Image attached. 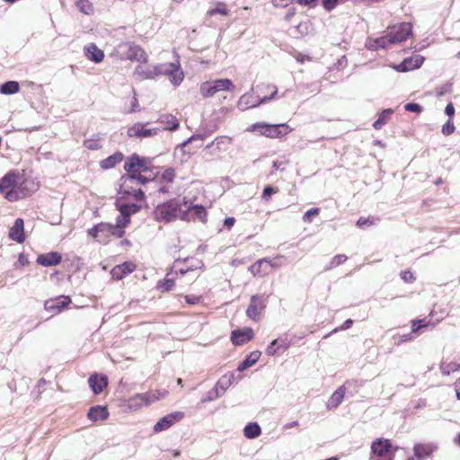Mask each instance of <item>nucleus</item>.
Masks as SVG:
<instances>
[{
    "label": "nucleus",
    "mask_w": 460,
    "mask_h": 460,
    "mask_svg": "<svg viewBox=\"0 0 460 460\" xmlns=\"http://www.w3.org/2000/svg\"><path fill=\"white\" fill-rule=\"evenodd\" d=\"M159 75L168 76L171 83L175 86L180 85L184 78V74L178 59L174 62L147 66H137L134 71V76L139 81L152 80Z\"/></svg>",
    "instance_id": "f257e3e1"
},
{
    "label": "nucleus",
    "mask_w": 460,
    "mask_h": 460,
    "mask_svg": "<svg viewBox=\"0 0 460 460\" xmlns=\"http://www.w3.org/2000/svg\"><path fill=\"white\" fill-rule=\"evenodd\" d=\"M249 132L257 133L270 138L281 137L290 132L292 129L286 124H269L266 122H257L252 124L247 129Z\"/></svg>",
    "instance_id": "f03ea898"
},
{
    "label": "nucleus",
    "mask_w": 460,
    "mask_h": 460,
    "mask_svg": "<svg viewBox=\"0 0 460 460\" xmlns=\"http://www.w3.org/2000/svg\"><path fill=\"white\" fill-rule=\"evenodd\" d=\"M267 89H272V92L269 95H265L263 97H260L259 95H255L253 93H247L242 95L238 101L237 107L241 111H245L250 108H256L261 104L265 103L268 101L272 100L278 93V88L274 84H268L264 86Z\"/></svg>",
    "instance_id": "7ed1b4c3"
},
{
    "label": "nucleus",
    "mask_w": 460,
    "mask_h": 460,
    "mask_svg": "<svg viewBox=\"0 0 460 460\" xmlns=\"http://www.w3.org/2000/svg\"><path fill=\"white\" fill-rule=\"evenodd\" d=\"M117 51L121 59H128L131 61H138L146 64L147 62V55L146 51L137 45L131 42L120 43Z\"/></svg>",
    "instance_id": "20e7f679"
},
{
    "label": "nucleus",
    "mask_w": 460,
    "mask_h": 460,
    "mask_svg": "<svg viewBox=\"0 0 460 460\" xmlns=\"http://www.w3.org/2000/svg\"><path fill=\"white\" fill-rule=\"evenodd\" d=\"M153 158L140 156L133 154L124 164V170L127 172H155L154 170L158 168L152 167Z\"/></svg>",
    "instance_id": "39448f33"
},
{
    "label": "nucleus",
    "mask_w": 460,
    "mask_h": 460,
    "mask_svg": "<svg viewBox=\"0 0 460 460\" xmlns=\"http://www.w3.org/2000/svg\"><path fill=\"white\" fill-rule=\"evenodd\" d=\"M181 212V203L176 199H172L157 206L155 210V217L158 221H164L168 223L176 219Z\"/></svg>",
    "instance_id": "423d86ee"
},
{
    "label": "nucleus",
    "mask_w": 460,
    "mask_h": 460,
    "mask_svg": "<svg viewBox=\"0 0 460 460\" xmlns=\"http://www.w3.org/2000/svg\"><path fill=\"white\" fill-rule=\"evenodd\" d=\"M17 178L18 173L12 171L0 179V193L9 201H16L21 199L20 193L15 190Z\"/></svg>",
    "instance_id": "0eeeda50"
},
{
    "label": "nucleus",
    "mask_w": 460,
    "mask_h": 460,
    "mask_svg": "<svg viewBox=\"0 0 460 460\" xmlns=\"http://www.w3.org/2000/svg\"><path fill=\"white\" fill-rule=\"evenodd\" d=\"M412 32L410 22H402L387 28L385 33L390 44H397L405 41Z\"/></svg>",
    "instance_id": "6e6552de"
},
{
    "label": "nucleus",
    "mask_w": 460,
    "mask_h": 460,
    "mask_svg": "<svg viewBox=\"0 0 460 460\" xmlns=\"http://www.w3.org/2000/svg\"><path fill=\"white\" fill-rule=\"evenodd\" d=\"M269 296L253 295L251 296L250 304L246 309V315L254 322L260 320L261 312L265 309L268 303Z\"/></svg>",
    "instance_id": "1a4fd4ad"
},
{
    "label": "nucleus",
    "mask_w": 460,
    "mask_h": 460,
    "mask_svg": "<svg viewBox=\"0 0 460 460\" xmlns=\"http://www.w3.org/2000/svg\"><path fill=\"white\" fill-rule=\"evenodd\" d=\"M234 87L230 79H217L213 82H205L200 85V93L204 97H211L219 91H228Z\"/></svg>",
    "instance_id": "9d476101"
},
{
    "label": "nucleus",
    "mask_w": 460,
    "mask_h": 460,
    "mask_svg": "<svg viewBox=\"0 0 460 460\" xmlns=\"http://www.w3.org/2000/svg\"><path fill=\"white\" fill-rule=\"evenodd\" d=\"M184 417V413L181 411H175L167 414L161 418L156 424L154 426V431L155 433L164 431L172 427L174 423L180 421Z\"/></svg>",
    "instance_id": "9b49d317"
},
{
    "label": "nucleus",
    "mask_w": 460,
    "mask_h": 460,
    "mask_svg": "<svg viewBox=\"0 0 460 460\" xmlns=\"http://www.w3.org/2000/svg\"><path fill=\"white\" fill-rule=\"evenodd\" d=\"M145 125L146 124L140 122L135 123L128 128V136L129 137L144 138L155 136L158 133L159 128H145Z\"/></svg>",
    "instance_id": "f8f14e48"
},
{
    "label": "nucleus",
    "mask_w": 460,
    "mask_h": 460,
    "mask_svg": "<svg viewBox=\"0 0 460 460\" xmlns=\"http://www.w3.org/2000/svg\"><path fill=\"white\" fill-rule=\"evenodd\" d=\"M438 448V444L434 442L417 443L413 447V455L418 460H424L430 457Z\"/></svg>",
    "instance_id": "ddd939ff"
},
{
    "label": "nucleus",
    "mask_w": 460,
    "mask_h": 460,
    "mask_svg": "<svg viewBox=\"0 0 460 460\" xmlns=\"http://www.w3.org/2000/svg\"><path fill=\"white\" fill-rule=\"evenodd\" d=\"M358 380L347 381L345 385L338 387L328 400L326 405L328 409H336L343 401L345 396L346 385L351 386L352 385H358Z\"/></svg>",
    "instance_id": "4468645a"
},
{
    "label": "nucleus",
    "mask_w": 460,
    "mask_h": 460,
    "mask_svg": "<svg viewBox=\"0 0 460 460\" xmlns=\"http://www.w3.org/2000/svg\"><path fill=\"white\" fill-rule=\"evenodd\" d=\"M156 400H158V397L155 396V394H150L147 393L137 394L129 398L128 408L131 410H137L139 407L148 405L151 402H155Z\"/></svg>",
    "instance_id": "2eb2a0df"
},
{
    "label": "nucleus",
    "mask_w": 460,
    "mask_h": 460,
    "mask_svg": "<svg viewBox=\"0 0 460 460\" xmlns=\"http://www.w3.org/2000/svg\"><path fill=\"white\" fill-rule=\"evenodd\" d=\"M392 444L389 439L380 438L373 441L371 445V453L378 457L390 456Z\"/></svg>",
    "instance_id": "dca6fc26"
},
{
    "label": "nucleus",
    "mask_w": 460,
    "mask_h": 460,
    "mask_svg": "<svg viewBox=\"0 0 460 460\" xmlns=\"http://www.w3.org/2000/svg\"><path fill=\"white\" fill-rule=\"evenodd\" d=\"M290 346V341L288 336L279 337L272 341L268 348L266 349V354L268 356H274L287 350Z\"/></svg>",
    "instance_id": "f3484780"
},
{
    "label": "nucleus",
    "mask_w": 460,
    "mask_h": 460,
    "mask_svg": "<svg viewBox=\"0 0 460 460\" xmlns=\"http://www.w3.org/2000/svg\"><path fill=\"white\" fill-rule=\"evenodd\" d=\"M254 336L252 328L234 330L231 333V341L234 345L240 346L250 341Z\"/></svg>",
    "instance_id": "a211bd4d"
},
{
    "label": "nucleus",
    "mask_w": 460,
    "mask_h": 460,
    "mask_svg": "<svg viewBox=\"0 0 460 460\" xmlns=\"http://www.w3.org/2000/svg\"><path fill=\"white\" fill-rule=\"evenodd\" d=\"M71 303V298L68 296H59L55 299L46 301L45 309L53 312H61Z\"/></svg>",
    "instance_id": "6ab92c4d"
},
{
    "label": "nucleus",
    "mask_w": 460,
    "mask_h": 460,
    "mask_svg": "<svg viewBox=\"0 0 460 460\" xmlns=\"http://www.w3.org/2000/svg\"><path fill=\"white\" fill-rule=\"evenodd\" d=\"M62 256L58 252H50L48 253L40 254L37 257V263L43 267H50L58 265L61 262Z\"/></svg>",
    "instance_id": "aec40b11"
},
{
    "label": "nucleus",
    "mask_w": 460,
    "mask_h": 460,
    "mask_svg": "<svg viewBox=\"0 0 460 460\" xmlns=\"http://www.w3.org/2000/svg\"><path fill=\"white\" fill-rule=\"evenodd\" d=\"M9 238L18 243H22L25 240L24 222L22 218H17L13 226L10 228Z\"/></svg>",
    "instance_id": "412c9836"
},
{
    "label": "nucleus",
    "mask_w": 460,
    "mask_h": 460,
    "mask_svg": "<svg viewBox=\"0 0 460 460\" xmlns=\"http://www.w3.org/2000/svg\"><path fill=\"white\" fill-rule=\"evenodd\" d=\"M142 173L143 172H127L126 174L123 175V180L124 181H132L133 183L135 181H137L140 184L145 185L146 183L153 181L156 177V175L158 174V171H156L155 172H148L146 173L145 175Z\"/></svg>",
    "instance_id": "4be33fe9"
},
{
    "label": "nucleus",
    "mask_w": 460,
    "mask_h": 460,
    "mask_svg": "<svg viewBox=\"0 0 460 460\" xmlns=\"http://www.w3.org/2000/svg\"><path fill=\"white\" fill-rule=\"evenodd\" d=\"M270 258H262L255 261L249 267V271L254 276H265L270 272L269 263Z\"/></svg>",
    "instance_id": "5701e85b"
},
{
    "label": "nucleus",
    "mask_w": 460,
    "mask_h": 460,
    "mask_svg": "<svg viewBox=\"0 0 460 460\" xmlns=\"http://www.w3.org/2000/svg\"><path fill=\"white\" fill-rule=\"evenodd\" d=\"M89 386L95 394H101L108 385V380L105 376H99L93 374L89 377Z\"/></svg>",
    "instance_id": "b1692460"
},
{
    "label": "nucleus",
    "mask_w": 460,
    "mask_h": 460,
    "mask_svg": "<svg viewBox=\"0 0 460 460\" xmlns=\"http://www.w3.org/2000/svg\"><path fill=\"white\" fill-rule=\"evenodd\" d=\"M135 270V265L130 261H125L119 265L115 266L111 274L114 279H121L126 275L131 273Z\"/></svg>",
    "instance_id": "393cba45"
},
{
    "label": "nucleus",
    "mask_w": 460,
    "mask_h": 460,
    "mask_svg": "<svg viewBox=\"0 0 460 460\" xmlns=\"http://www.w3.org/2000/svg\"><path fill=\"white\" fill-rule=\"evenodd\" d=\"M424 61V58L417 55L415 57H411L408 58H405L400 65H399V70L402 72H406L409 70L416 69L421 66L422 63Z\"/></svg>",
    "instance_id": "a878e982"
},
{
    "label": "nucleus",
    "mask_w": 460,
    "mask_h": 460,
    "mask_svg": "<svg viewBox=\"0 0 460 460\" xmlns=\"http://www.w3.org/2000/svg\"><path fill=\"white\" fill-rule=\"evenodd\" d=\"M84 54L89 60L94 63H100L104 58L103 51L94 43H91L84 47Z\"/></svg>",
    "instance_id": "bb28decb"
},
{
    "label": "nucleus",
    "mask_w": 460,
    "mask_h": 460,
    "mask_svg": "<svg viewBox=\"0 0 460 460\" xmlns=\"http://www.w3.org/2000/svg\"><path fill=\"white\" fill-rule=\"evenodd\" d=\"M87 417L93 420H104L109 417V411L106 407L96 405L89 409Z\"/></svg>",
    "instance_id": "cd10ccee"
},
{
    "label": "nucleus",
    "mask_w": 460,
    "mask_h": 460,
    "mask_svg": "<svg viewBox=\"0 0 460 460\" xmlns=\"http://www.w3.org/2000/svg\"><path fill=\"white\" fill-rule=\"evenodd\" d=\"M234 380V375L223 376L217 383L215 386V396L220 397L224 394L226 389L233 384Z\"/></svg>",
    "instance_id": "c85d7f7f"
},
{
    "label": "nucleus",
    "mask_w": 460,
    "mask_h": 460,
    "mask_svg": "<svg viewBox=\"0 0 460 460\" xmlns=\"http://www.w3.org/2000/svg\"><path fill=\"white\" fill-rule=\"evenodd\" d=\"M460 369V358L458 359H449L448 358L442 360L440 364V370L443 375H450L452 372L457 371Z\"/></svg>",
    "instance_id": "c756f323"
},
{
    "label": "nucleus",
    "mask_w": 460,
    "mask_h": 460,
    "mask_svg": "<svg viewBox=\"0 0 460 460\" xmlns=\"http://www.w3.org/2000/svg\"><path fill=\"white\" fill-rule=\"evenodd\" d=\"M261 355V353L259 350L252 351L242 362L239 363L237 370L239 372H243L248 367L253 366L259 360Z\"/></svg>",
    "instance_id": "7c9ffc66"
},
{
    "label": "nucleus",
    "mask_w": 460,
    "mask_h": 460,
    "mask_svg": "<svg viewBox=\"0 0 460 460\" xmlns=\"http://www.w3.org/2000/svg\"><path fill=\"white\" fill-rule=\"evenodd\" d=\"M123 158H124L123 154L120 152H117V153L108 156L107 158L102 160L100 162V166H101V168H102L104 170L113 168L115 165L119 164L123 160Z\"/></svg>",
    "instance_id": "2f4dec72"
},
{
    "label": "nucleus",
    "mask_w": 460,
    "mask_h": 460,
    "mask_svg": "<svg viewBox=\"0 0 460 460\" xmlns=\"http://www.w3.org/2000/svg\"><path fill=\"white\" fill-rule=\"evenodd\" d=\"M116 207L119 213L126 214L129 218L140 209V206L136 203H122L120 200L116 201Z\"/></svg>",
    "instance_id": "473e14b6"
},
{
    "label": "nucleus",
    "mask_w": 460,
    "mask_h": 460,
    "mask_svg": "<svg viewBox=\"0 0 460 460\" xmlns=\"http://www.w3.org/2000/svg\"><path fill=\"white\" fill-rule=\"evenodd\" d=\"M389 41L386 34L383 37H379L374 40H368L366 43V47L369 50H377L379 49H385L387 48Z\"/></svg>",
    "instance_id": "72a5a7b5"
},
{
    "label": "nucleus",
    "mask_w": 460,
    "mask_h": 460,
    "mask_svg": "<svg viewBox=\"0 0 460 460\" xmlns=\"http://www.w3.org/2000/svg\"><path fill=\"white\" fill-rule=\"evenodd\" d=\"M119 188L118 190V193L120 195V198L119 200L126 199L128 197L133 193V181H124L123 175L119 179Z\"/></svg>",
    "instance_id": "f704fd0d"
},
{
    "label": "nucleus",
    "mask_w": 460,
    "mask_h": 460,
    "mask_svg": "<svg viewBox=\"0 0 460 460\" xmlns=\"http://www.w3.org/2000/svg\"><path fill=\"white\" fill-rule=\"evenodd\" d=\"M159 121L164 124V129L174 131L179 128L180 124L176 117L172 114H165L160 117Z\"/></svg>",
    "instance_id": "c9c22d12"
},
{
    "label": "nucleus",
    "mask_w": 460,
    "mask_h": 460,
    "mask_svg": "<svg viewBox=\"0 0 460 460\" xmlns=\"http://www.w3.org/2000/svg\"><path fill=\"white\" fill-rule=\"evenodd\" d=\"M261 433L260 425L256 422L248 423L243 429L245 438L252 439L258 438Z\"/></svg>",
    "instance_id": "e433bc0d"
},
{
    "label": "nucleus",
    "mask_w": 460,
    "mask_h": 460,
    "mask_svg": "<svg viewBox=\"0 0 460 460\" xmlns=\"http://www.w3.org/2000/svg\"><path fill=\"white\" fill-rule=\"evenodd\" d=\"M19 91L20 84L16 81H7L0 86V93L6 95L14 94Z\"/></svg>",
    "instance_id": "4c0bfd02"
},
{
    "label": "nucleus",
    "mask_w": 460,
    "mask_h": 460,
    "mask_svg": "<svg viewBox=\"0 0 460 460\" xmlns=\"http://www.w3.org/2000/svg\"><path fill=\"white\" fill-rule=\"evenodd\" d=\"M394 110L392 109H385L383 110L378 119L374 122L373 127L376 129H380L386 123V121L389 119V118L393 115Z\"/></svg>",
    "instance_id": "58836bf2"
},
{
    "label": "nucleus",
    "mask_w": 460,
    "mask_h": 460,
    "mask_svg": "<svg viewBox=\"0 0 460 460\" xmlns=\"http://www.w3.org/2000/svg\"><path fill=\"white\" fill-rule=\"evenodd\" d=\"M181 261L180 259L176 260L173 263V269L175 270V273H180L181 275H185L189 271H192L196 269H198L200 265H202V262L200 261H197L196 264H191L186 268L180 267V263Z\"/></svg>",
    "instance_id": "ea45409f"
},
{
    "label": "nucleus",
    "mask_w": 460,
    "mask_h": 460,
    "mask_svg": "<svg viewBox=\"0 0 460 460\" xmlns=\"http://www.w3.org/2000/svg\"><path fill=\"white\" fill-rule=\"evenodd\" d=\"M113 225L110 223H100V237L99 242H106L111 236Z\"/></svg>",
    "instance_id": "a19ab883"
},
{
    "label": "nucleus",
    "mask_w": 460,
    "mask_h": 460,
    "mask_svg": "<svg viewBox=\"0 0 460 460\" xmlns=\"http://www.w3.org/2000/svg\"><path fill=\"white\" fill-rule=\"evenodd\" d=\"M75 5L84 14L90 15L93 13V6L89 0H76Z\"/></svg>",
    "instance_id": "79ce46f5"
},
{
    "label": "nucleus",
    "mask_w": 460,
    "mask_h": 460,
    "mask_svg": "<svg viewBox=\"0 0 460 460\" xmlns=\"http://www.w3.org/2000/svg\"><path fill=\"white\" fill-rule=\"evenodd\" d=\"M214 143H216L217 152L225 151L226 150L227 146L231 144V138L226 136L217 137L214 139Z\"/></svg>",
    "instance_id": "37998d69"
},
{
    "label": "nucleus",
    "mask_w": 460,
    "mask_h": 460,
    "mask_svg": "<svg viewBox=\"0 0 460 460\" xmlns=\"http://www.w3.org/2000/svg\"><path fill=\"white\" fill-rule=\"evenodd\" d=\"M188 209L190 212L192 213V215L195 217V218H198L201 220L202 222L205 221L207 217V211L205 208L201 205H193L191 207H189Z\"/></svg>",
    "instance_id": "c03bdc74"
},
{
    "label": "nucleus",
    "mask_w": 460,
    "mask_h": 460,
    "mask_svg": "<svg viewBox=\"0 0 460 460\" xmlns=\"http://www.w3.org/2000/svg\"><path fill=\"white\" fill-rule=\"evenodd\" d=\"M101 139H102V136L98 134L96 138L85 139L84 141V146L89 150H99L102 147L100 144Z\"/></svg>",
    "instance_id": "a18cd8bd"
},
{
    "label": "nucleus",
    "mask_w": 460,
    "mask_h": 460,
    "mask_svg": "<svg viewBox=\"0 0 460 460\" xmlns=\"http://www.w3.org/2000/svg\"><path fill=\"white\" fill-rule=\"evenodd\" d=\"M207 13L209 16L216 14L227 15L229 10L226 8V4L219 2L217 4L216 7L209 9Z\"/></svg>",
    "instance_id": "49530a36"
},
{
    "label": "nucleus",
    "mask_w": 460,
    "mask_h": 460,
    "mask_svg": "<svg viewBox=\"0 0 460 460\" xmlns=\"http://www.w3.org/2000/svg\"><path fill=\"white\" fill-rule=\"evenodd\" d=\"M347 259H348V257L345 254L335 255L332 259L330 263L324 267V270L325 271L330 270L342 264L343 262H345L347 261Z\"/></svg>",
    "instance_id": "de8ad7c7"
},
{
    "label": "nucleus",
    "mask_w": 460,
    "mask_h": 460,
    "mask_svg": "<svg viewBox=\"0 0 460 460\" xmlns=\"http://www.w3.org/2000/svg\"><path fill=\"white\" fill-rule=\"evenodd\" d=\"M209 133L206 130H204L203 132H198L194 135H192L190 137H189L187 140H185L182 144H181V146H186L188 144H190L194 141H203L205 140L208 137Z\"/></svg>",
    "instance_id": "09e8293b"
},
{
    "label": "nucleus",
    "mask_w": 460,
    "mask_h": 460,
    "mask_svg": "<svg viewBox=\"0 0 460 460\" xmlns=\"http://www.w3.org/2000/svg\"><path fill=\"white\" fill-rule=\"evenodd\" d=\"M429 325L434 326L435 323H431L430 320L426 321V319L414 320L412 321V332H417L422 328L428 327Z\"/></svg>",
    "instance_id": "8fccbe9b"
},
{
    "label": "nucleus",
    "mask_w": 460,
    "mask_h": 460,
    "mask_svg": "<svg viewBox=\"0 0 460 460\" xmlns=\"http://www.w3.org/2000/svg\"><path fill=\"white\" fill-rule=\"evenodd\" d=\"M379 221V218L378 217H359L358 220L357 221V226L358 227H367V226H373V225H376L377 222Z\"/></svg>",
    "instance_id": "3c124183"
},
{
    "label": "nucleus",
    "mask_w": 460,
    "mask_h": 460,
    "mask_svg": "<svg viewBox=\"0 0 460 460\" xmlns=\"http://www.w3.org/2000/svg\"><path fill=\"white\" fill-rule=\"evenodd\" d=\"M174 286V280L172 279H164L162 281L158 282V288L162 289V291H170L172 289Z\"/></svg>",
    "instance_id": "603ef678"
},
{
    "label": "nucleus",
    "mask_w": 460,
    "mask_h": 460,
    "mask_svg": "<svg viewBox=\"0 0 460 460\" xmlns=\"http://www.w3.org/2000/svg\"><path fill=\"white\" fill-rule=\"evenodd\" d=\"M404 110L409 112L420 113L423 111V108L419 103L408 102L404 105Z\"/></svg>",
    "instance_id": "864d4df0"
},
{
    "label": "nucleus",
    "mask_w": 460,
    "mask_h": 460,
    "mask_svg": "<svg viewBox=\"0 0 460 460\" xmlns=\"http://www.w3.org/2000/svg\"><path fill=\"white\" fill-rule=\"evenodd\" d=\"M130 222V218L128 217V216H126V214H121L119 216H118L117 219H116V224L114 225L115 226H119V227H126Z\"/></svg>",
    "instance_id": "5fc2aeb1"
},
{
    "label": "nucleus",
    "mask_w": 460,
    "mask_h": 460,
    "mask_svg": "<svg viewBox=\"0 0 460 460\" xmlns=\"http://www.w3.org/2000/svg\"><path fill=\"white\" fill-rule=\"evenodd\" d=\"M278 190L271 185H267L262 191L261 198L262 199L269 201L272 194L276 193Z\"/></svg>",
    "instance_id": "6e6d98bb"
},
{
    "label": "nucleus",
    "mask_w": 460,
    "mask_h": 460,
    "mask_svg": "<svg viewBox=\"0 0 460 460\" xmlns=\"http://www.w3.org/2000/svg\"><path fill=\"white\" fill-rule=\"evenodd\" d=\"M455 131V126L451 119H449L442 127L441 132L445 136H449Z\"/></svg>",
    "instance_id": "4d7b16f0"
},
{
    "label": "nucleus",
    "mask_w": 460,
    "mask_h": 460,
    "mask_svg": "<svg viewBox=\"0 0 460 460\" xmlns=\"http://www.w3.org/2000/svg\"><path fill=\"white\" fill-rule=\"evenodd\" d=\"M174 177H175V171L172 167L165 169L162 174V178L168 182H172L174 180Z\"/></svg>",
    "instance_id": "13d9d810"
},
{
    "label": "nucleus",
    "mask_w": 460,
    "mask_h": 460,
    "mask_svg": "<svg viewBox=\"0 0 460 460\" xmlns=\"http://www.w3.org/2000/svg\"><path fill=\"white\" fill-rule=\"evenodd\" d=\"M319 212H320V209H319L318 208H311V209L307 210V211L304 214V216H303V220H304V222H308V223L312 222V217H313L314 216L318 215V214H319Z\"/></svg>",
    "instance_id": "bf43d9fd"
},
{
    "label": "nucleus",
    "mask_w": 460,
    "mask_h": 460,
    "mask_svg": "<svg viewBox=\"0 0 460 460\" xmlns=\"http://www.w3.org/2000/svg\"><path fill=\"white\" fill-rule=\"evenodd\" d=\"M87 233H88V235L92 236L93 238H94L96 241L99 242V238H101L100 237V223L93 226L92 228L88 229Z\"/></svg>",
    "instance_id": "052dcab7"
},
{
    "label": "nucleus",
    "mask_w": 460,
    "mask_h": 460,
    "mask_svg": "<svg viewBox=\"0 0 460 460\" xmlns=\"http://www.w3.org/2000/svg\"><path fill=\"white\" fill-rule=\"evenodd\" d=\"M283 258H284L283 256H278L274 259H270V262L269 263L270 270L271 268H276V269L280 268L283 265V261H282Z\"/></svg>",
    "instance_id": "680f3d73"
},
{
    "label": "nucleus",
    "mask_w": 460,
    "mask_h": 460,
    "mask_svg": "<svg viewBox=\"0 0 460 460\" xmlns=\"http://www.w3.org/2000/svg\"><path fill=\"white\" fill-rule=\"evenodd\" d=\"M401 278L407 283H411L415 280V277L410 270H403L401 272Z\"/></svg>",
    "instance_id": "e2e57ef3"
},
{
    "label": "nucleus",
    "mask_w": 460,
    "mask_h": 460,
    "mask_svg": "<svg viewBox=\"0 0 460 460\" xmlns=\"http://www.w3.org/2000/svg\"><path fill=\"white\" fill-rule=\"evenodd\" d=\"M353 324V321L351 319H347L340 327L335 328L332 332H337L338 331H343L349 329Z\"/></svg>",
    "instance_id": "0e129e2a"
},
{
    "label": "nucleus",
    "mask_w": 460,
    "mask_h": 460,
    "mask_svg": "<svg viewBox=\"0 0 460 460\" xmlns=\"http://www.w3.org/2000/svg\"><path fill=\"white\" fill-rule=\"evenodd\" d=\"M125 234L124 227H119L113 226L112 231H111V236L115 237H122Z\"/></svg>",
    "instance_id": "69168bd1"
},
{
    "label": "nucleus",
    "mask_w": 460,
    "mask_h": 460,
    "mask_svg": "<svg viewBox=\"0 0 460 460\" xmlns=\"http://www.w3.org/2000/svg\"><path fill=\"white\" fill-rule=\"evenodd\" d=\"M185 301L190 305H197L200 301V296H185Z\"/></svg>",
    "instance_id": "338daca9"
},
{
    "label": "nucleus",
    "mask_w": 460,
    "mask_h": 460,
    "mask_svg": "<svg viewBox=\"0 0 460 460\" xmlns=\"http://www.w3.org/2000/svg\"><path fill=\"white\" fill-rule=\"evenodd\" d=\"M130 196H133L137 200H142L145 199V193L141 189L133 190V193Z\"/></svg>",
    "instance_id": "774afa93"
}]
</instances>
